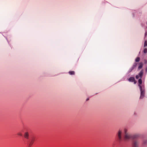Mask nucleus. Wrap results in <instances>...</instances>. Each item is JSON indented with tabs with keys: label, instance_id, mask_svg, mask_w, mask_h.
Segmentation results:
<instances>
[{
	"label": "nucleus",
	"instance_id": "1a4fd4ad",
	"mask_svg": "<svg viewBox=\"0 0 147 147\" xmlns=\"http://www.w3.org/2000/svg\"><path fill=\"white\" fill-rule=\"evenodd\" d=\"M143 66V63H140L138 67V69H140Z\"/></svg>",
	"mask_w": 147,
	"mask_h": 147
},
{
	"label": "nucleus",
	"instance_id": "ddd939ff",
	"mask_svg": "<svg viewBox=\"0 0 147 147\" xmlns=\"http://www.w3.org/2000/svg\"><path fill=\"white\" fill-rule=\"evenodd\" d=\"M134 67H131L129 70L128 72H130L132 71V70L134 69Z\"/></svg>",
	"mask_w": 147,
	"mask_h": 147
},
{
	"label": "nucleus",
	"instance_id": "423d86ee",
	"mask_svg": "<svg viewBox=\"0 0 147 147\" xmlns=\"http://www.w3.org/2000/svg\"><path fill=\"white\" fill-rule=\"evenodd\" d=\"M128 81L129 82H134V84H136V82L135 78L133 77H131L129 78L128 80Z\"/></svg>",
	"mask_w": 147,
	"mask_h": 147
},
{
	"label": "nucleus",
	"instance_id": "6e6552de",
	"mask_svg": "<svg viewBox=\"0 0 147 147\" xmlns=\"http://www.w3.org/2000/svg\"><path fill=\"white\" fill-rule=\"evenodd\" d=\"M143 72L142 70L139 73L138 75L140 76V78H141L143 75Z\"/></svg>",
	"mask_w": 147,
	"mask_h": 147
},
{
	"label": "nucleus",
	"instance_id": "0eeeda50",
	"mask_svg": "<svg viewBox=\"0 0 147 147\" xmlns=\"http://www.w3.org/2000/svg\"><path fill=\"white\" fill-rule=\"evenodd\" d=\"M24 136L25 138L27 139H28L29 136L28 133L27 132H25L24 135Z\"/></svg>",
	"mask_w": 147,
	"mask_h": 147
},
{
	"label": "nucleus",
	"instance_id": "9b49d317",
	"mask_svg": "<svg viewBox=\"0 0 147 147\" xmlns=\"http://www.w3.org/2000/svg\"><path fill=\"white\" fill-rule=\"evenodd\" d=\"M137 63H135L133 66L132 67H134V68H135L137 66Z\"/></svg>",
	"mask_w": 147,
	"mask_h": 147
},
{
	"label": "nucleus",
	"instance_id": "a211bd4d",
	"mask_svg": "<svg viewBox=\"0 0 147 147\" xmlns=\"http://www.w3.org/2000/svg\"><path fill=\"white\" fill-rule=\"evenodd\" d=\"M89 100V99L88 98L86 99V100L87 101L88 100Z\"/></svg>",
	"mask_w": 147,
	"mask_h": 147
},
{
	"label": "nucleus",
	"instance_id": "f03ea898",
	"mask_svg": "<svg viewBox=\"0 0 147 147\" xmlns=\"http://www.w3.org/2000/svg\"><path fill=\"white\" fill-rule=\"evenodd\" d=\"M138 82L139 83L138 86L140 88L141 92V95L140 97V98L142 99L144 96L145 94V90L144 89V87H142L141 85L142 83V81L141 78L139 80Z\"/></svg>",
	"mask_w": 147,
	"mask_h": 147
},
{
	"label": "nucleus",
	"instance_id": "dca6fc26",
	"mask_svg": "<svg viewBox=\"0 0 147 147\" xmlns=\"http://www.w3.org/2000/svg\"><path fill=\"white\" fill-rule=\"evenodd\" d=\"M144 46H147V41H145L144 42Z\"/></svg>",
	"mask_w": 147,
	"mask_h": 147
},
{
	"label": "nucleus",
	"instance_id": "20e7f679",
	"mask_svg": "<svg viewBox=\"0 0 147 147\" xmlns=\"http://www.w3.org/2000/svg\"><path fill=\"white\" fill-rule=\"evenodd\" d=\"M138 142L137 140H134L133 142V147H138Z\"/></svg>",
	"mask_w": 147,
	"mask_h": 147
},
{
	"label": "nucleus",
	"instance_id": "f3484780",
	"mask_svg": "<svg viewBox=\"0 0 147 147\" xmlns=\"http://www.w3.org/2000/svg\"><path fill=\"white\" fill-rule=\"evenodd\" d=\"M18 135H19V136H22V134H21V133H18Z\"/></svg>",
	"mask_w": 147,
	"mask_h": 147
},
{
	"label": "nucleus",
	"instance_id": "9d476101",
	"mask_svg": "<svg viewBox=\"0 0 147 147\" xmlns=\"http://www.w3.org/2000/svg\"><path fill=\"white\" fill-rule=\"evenodd\" d=\"M69 74L71 75H74L75 74V72L74 71H70L69 72Z\"/></svg>",
	"mask_w": 147,
	"mask_h": 147
},
{
	"label": "nucleus",
	"instance_id": "2eb2a0df",
	"mask_svg": "<svg viewBox=\"0 0 147 147\" xmlns=\"http://www.w3.org/2000/svg\"><path fill=\"white\" fill-rule=\"evenodd\" d=\"M140 77V76H139V75H136V79H138Z\"/></svg>",
	"mask_w": 147,
	"mask_h": 147
},
{
	"label": "nucleus",
	"instance_id": "39448f33",
	"mask_svg": "<svg viewBox=\"0 0 147 147\" xmlns=\"http://www.w3.org/2000/svg\"><path fill=\"white\" fill-rule=\"evenodd\" d=\"M121 134L122 131L120 130H119L117 134V136L119 141H121Z\"/></svg>",
	"mask_w": 147,
	"mask_h": 147
},
{
	"label": "nucleus",
	"instance_id": "7ed1b4c3",
	"mask_svg": "<svg viewBox=\"0 0 147 147\" xmlns=\"http://www.w3.org/2000/svg\"><path fill=\"white\" fill-rule=\"evenodd\" d=\"M34 138H32L30 139L28 143V147H31L34 143Z\"/></svg>",
	"mask_w": 147,
	"mask_h": 147
},
{
	"label": "nucleus",
	"instance_id": "4468645a",
	"mask_svg": "<svg viewBox=\"0 0 147 147\" xmlns=\"http://www.w3.org/2000/svg\"><path fill=\"white\" fill-rule=\"evenodd\" d=\"M144 53H146L147 52V49H145L144 51Z\"/></svg>",
	"mask_w": 147,
	"mask_h": 147
},
{
	"label": "nucleus",
	"instance_id": "f257e3e1",
	"mask_svg": "<svg viewBox=\"0 0 147 147\" xmlns=\"http://www.w3.org/2000/svg\"><path fill=\"white\" fill-rule=\"evenodd\" d=\"M124 139L125 140H129L130 139H134L137 138L139 136V135L138 134L132 135L128 132H127V130L125 129H124Z\"/></svg>",
	"mask_w": 147,
	"mask_h": 147
},
{
	"label": "nucleus",
	"instance_id": "f8f14e48",
	"mask_svg": "<svg viewBox=\"0 0 147 147\" xmlns=\"http://www.w3.org/2000/svg\"><path fill=\"white\" fill-rule=\"evenodd\" d=\"M140 58L139 57H137L136 59L135 60V61L136 62H139L140 61Z\"/></svg>",
	"mask_w": 147,
	"mask_h": 147
}]
</instances>
